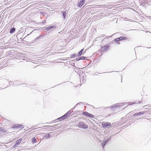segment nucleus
<instances>
[{
    "label": "nucleus",
    "mask_w": 151,
    "mask_h": 151,
    "mask_svg": "<svg viewBox=\"0 0 151 151\" xmlns=\"http://www.w3.org/2000/svg\"><path fill=\"white\" fill-rule=\"evenodd\" d=\"M52 127V128H50V131L52 130V129H54V128H53V127Z\"/></svg>",
    "instance_id": "obj_39"
},
{
    "label": "nucleus",
    "mask_w": 151,
    "mask_h": 151,
    "mask_svg": "<svg viewBox=\"0 0 151 151\" xmlns=\"http://www.w3.org/2000/svg\"><path fill=\"white\" fill-rule=\"evenodd\" d=\"M14 145H15V146H16V147H17V146L18 145L16 143V142H15V144H14Z\"/></svg>",
    "instance_id": "obj_38"
},
{
    "label": "nucleus",
    "mask_w": 151,
    "mask_h": 151,
    "mask_svg": "<svg viewBox=\"0 0 151 151\" xmlns=\"http://www.w3.org/2000/svg\"><path fill=\"white\" fill-rule=\"evenodd\" d=\"M57 120H58L60 122V121H62L63 120V117H62V116H61L58 118V119H56L54 121H56Z\"/></svg>",
    "instance_id": "obj_18"
},
{
    "label": "nucleus",
    "mask_w": 151,
    "mask_h": 151,
    "mask_svg": "<svg viewBox=\"0 0 151 151\" xmlns=\"http://www.w3.org/2000/svg\"><path fill=\"white\" fill-rule=\"evenodd\" d=\"M75 107L74 106V107H73L71 109H73H73H74L75 108Z\"/></svg>",
    "instance_id": "obj_43"
},
{
    "label": "nucleus",
    "mask_w": 151,
    "mask_h": 151,
    "mask_svg": "<svg viewBox=\"0 0 151 151\" xmlns=\"http://www.w3.org/2000/svg\"><path fill=\"white\" fill-rule=\"evenodd\" d=\"M1 128L0 127V132H1Z\"/></svg>",
    "instance_id": "obj_42"
},
{
    "label": "nucleus",
    "mask_w": 151,
    "mask_h": 151,
    "mask_svg": "<svg viewBox=\"0 0 151 151\" xmlns=\"http://www.w3.org/2000/svg\"><path fill=\"white\" fill-rule=\"evenodd\" d=\"M23 139L22 138L19 139L17 140L15 142L17 144L19 145L21 142V141Z\"/></svg>",
    "instance_id": "obj_13"
},
{
    "label": "nucleus",
    "mask_w": 151,
    "mask_h": 151,
    "mask_svg": "<svg viewBox=\"0 0 151 151\" xmlns=\"http://www.w3.org/2000/svg\"><path fill=\"white\" fill-rule=\"evenodd\" d=\"M80 103H81L80 104H82V102H80Z\"/></svg>",
    "instance_id": "obj_44"
},
{
    "label": "nucleus",
    "mask_w": 151,
    "mask_h": 151,
    "mask_svg": "<svg viewBox=\"0 0 151 151\" xmlns=\"http://www.w3.org/2000/svg\"><path fill=\"white\" fill-rule=\"evenodd\" d=\"M111 125V123L108 122H103L102 124V126L104 128H106L108 126H110Z\"/></svg>",
    "instance_id": "obj_6"
},
{
    "label": "nucleus",
    "mask_w": 151,
    "mask_h": 151,
    "mask_svg": "<svg viewBox=\"0 0 151 151\" xmlns=\"http://www.w3.org/2000/svg\"><path fill=\"white\" fill-rule=\"evenodd\" d=\"M13 128H23L24 127L20 124H13L12 127Z\"/></svg>",
    "instance_id": "obj_5"
},
{
    "label": "nucleus",
    "mask_w": 151,
    "mask_h": 151,
    "mask_svg": "<svg viewBox=\"0 0 151 151\" xmlns=\"http://www.w3.org/2000/svg\"><path fill=\"white\" fill-rule=\"evenodd\" d=\"M81 103H78L76 104L75 106V107H76L77 105L80 104Z\"/></svg>",
    "instance_id": "obj_36"
},
{
    "label": "nucleus",
    "mask_w": 151,
    "mask_h": 151,
    "mask_svg": "<svg viewBox=\"0 0 151 151\" xmlns=\"http://www.w3.org/2000/svg\"><path fill=\"white\" fill-rule=\"evenodd\" d=\"M1 132L6 133V130L4 129H3L2 128H1Z\"/></svg>",
    "instance_id": "obj_28"
},
{
    "label": "nucleus",
    "mask_w": 151,
    "mask_h": 151,
    "mask_svg": "<svg viewBox=\"0 0 151 151\" xmlns=\"http://www.w3.org/2000/svg\"><path fill=\"white\" fill-rule=\"evenodd\" d=\"M83 48L81 50H80L79 52H78V56H81L82 55L83 52Z\"/></svg>",
    "instance_id": "obj_15"
},
{
    "label": "nucleus",
    "mask_w": 151,
    "mask_h": 151,
    "mask_svg": "<svg viewBox=\"0 0 151 151\" xmlns=\"http://www.w3.org/2000/svg\"><path fill=\"white\" fill-rule=\"evenodd\" d=\"M82 115L87 117H89L90 118H93L94 117V116L87 111H83L82 113Z\"/></svg>",
    "instance_id": "obj_4"
},
{
    "label": "nucleus",
    "mask_w": 151,
    "mask_h": 151,
    "mask_svg": "<svg viewBox=\"0 0 151 151\" xmlns=\"http://www.w3.org/2000/svg\"><path fill=\"white\" fill-rule=\"evenodd\" d=\"M50 135L49 133H47V134H46L44 136V137H45L47 138H49L50 137Z\"/></svg>",
    "instance_id": "obj_19"
},
{
    "label": "nucleus",
    "mask_w": 151,
    "mask_h": 151,
    "mask_svg": "<svg viewBox=\"0 0 151 151\" xmlns=\"http://www.w3.org/2000/svg\"><path fill=\"white\" fill-rule=\"evenodd\" d=\"M62 117H63V119L64 120L67 117V116L66 114H65L62 116Z\"/></svg>",
    "instance_id": "obj_24"
},
{
    "label": "nucleus",
    "mask_w": 151,
    "mask_h": 151,
    "mask_svg": "<svg viewBox=\"0 0 151 151\" xmlns=\"http://www.w3.org/2000/svg\"><path fill=\"white\" fill-rule=\"evenodd\" d=\"M148 107H150V106H148ZM150 107H151V106H150Z\"/></svg>",
    "instance_id": "obj_52"
},
{
    "label": "nucleus",
    "mask_w": 151,
    "mask_h": 151,
    "mask_svg": "<svg viewBox=\"0 0 151 151\" xmlns=\"http://www.w3.org/2000/svg\"><path fill=\"white\" fill-rule=\"evenodd\" d=\"M62 13L63 17L64 19L65 20L66 19V16L67 15L65 11H63L62 12Z\"/></svg>",
    "instance_id": "obj_12"
},
{
    "label": "nucleus",
    "mask_w": 151,
    "mask_h": 151,
    "mask_svg": "<svg viewBox=\"0 0 151 151\" xmlns=\"http://www.w3.org/2000/svg\"><path fill=\"white\" fill-rule=\"evenodd\" d=\"M8 54H9V55H10V53H9H9H8Z\"/></svg>",
    "instance_id": "obj_49"
},
{
    "label": "nucleus",
    "mask_w": 151,
    "mask_h": 151,
    "mask_svg": "<svg viewBox=\"0 0 151 151\" xmlns=\"http://www.w3.org/2000/svg\"><path fill=\"white\" fill-rule=\"evenodd\" d=\"M129 104L127 103H117L116 104L114 105L113 106L111 107L110 108L112 110H115L116 108H117V107H122L123 106L125 105V107L123 108V109L125 108V107H127Z\"/></svg>",
    "instance_id": "obj_1"
},
{
    "label": "nucleus",
    "mask_w": 151,
    "mask_h": 151,
    "mask_svg": "<svg viewBox=\"0 0 151 151\" xmlns=\"http://www.w3.org/2000/svg\"><path fill=\"white\" fill-rule=\"evenodd\" d=\"M146 113V111H140L138 113H137L133 114V116H135L137 115H143Z\"/></svg>",
    "instance_id": "obj_10"
},
{
    "label": "nucleus",
    "mask_w": 151,
    "mask_h": 151,
    "mask_svg": "<svg viewBox=\"0 0 151 151\" xmlns=\"http://www.w3.org/2000/svg\"><path fill=\"white\" fill-rule=\"evenodd\" d=\"M81 103H78L76 104L75 106V107H76L77 105L80 104Z\"/></svg>",
    "instance_id": "obj_37"
},
{
    "label": "nucleus",
    "mask_w": 151,
    "mask_h": 151,
    "mask_svg": "<svg viewBox=\"0 0 151 151\" xmlns=\"http://www.w3.org/2000/svg\"><path fill=\"white\" fill-rule=\"evenodd\" d=\"M122 75H121V78H122V79H121V82H122Z\"/></svg>",
    "instance_id": "obj_41"
},
{
    "label": "nucleus",
    "mask_w": 151,
    "mask_h": 151,
    "mask_svg": "<svg viewBox=\"0 0 151 151\" xmlns=\"http://www.w3.org/2000/svg\"><path fill=\"white\" fill-rule=\"evenodd\" d=\"M85 0H81L79 2H78V7H81L85 3Z\"/></svg>",
    "instance_id": "obj_9"
},
{
    "label": "nucleus",
    "mask_w": 151,
    "mask_h": 151,
    "mask_svg": "<svg viewBox=\"0 0 151 151\" xmlns=\"http://www.w3.org/2000/svg\"><path fill=\"white\" fill-rule=\"evenodd\" d=\"M58 28V27L57 26H50L47 27H45L44 28V30H46L47 31H52L54 29H55Z\"/></svg>",
    "instance_id": "obj_2"
},
{
    "label": "nucleus",
    "mask_w": 151,
    "mask_h": 151,
    "mask_svg": "<svg viewBox=\"0 0 151 151\" xmlns=\"http://www.w3.org/2000/svg\"><path fill=\"white\" fill-rule=\"evenodd\" d=\"M78 125L80 128L83 129H87L88 127L87 124L82 122H79Z\"/></svg>",
    "instance_id": "obj_3"
},
{
    "label": "nucleus",
    "mask_w": 151,
    "mask_h": 151,
    "mask_svg": "<svg viewBox=\"0 0 151 151\" xmlns=\"http://www.w3.org/2000/svg\"><path fill=\"white\" fill-rule=\"evenodd\" d=\"M78 56V55L77 54H74L71 55L70 58H75Z\"/></svg>",
    "instance_id": "obj_21"
},
{
    "label": "nucleus",
    "mask_w": 151,
    "mask_h": 151,
    "mask_svg": "<svg viewBox=\"0 0 151 151\" xmlns=\"http://www.w3.org/2000/svg\"><path fill=\"white\" fill-rule=\"evenodd\" d=\"M111 139V137L104 140L102 143V146L103 148H104L106 144Z\"/></svg>",
    "instance_id": "obj_7"
},
{
    "label": "nucleus",
    "mask_w": 151,
    "mask_h": 151,
    "mask_svg": "<svg viewBox=\"0 0 151 151\" xmlns=\"http://www.w3.org/2000/svg\"><path fill=\"white\" fill-rule=\"evenodd\" d=\"M80 81L81 82V80L82 81L83 83H84L85 82V81L84 80V77L81 76L80 78Z\"/></svg>",
    "instance_id": "obj_20"
},
{
    "label": "nucleus",
    "mask_w": 151,
    "mask_h": 151,
    "mask_svg": "<svg viewBox=\"0 0 151 151\" xmlns=\"http://www.w3.org/2000/svg\"><path fill=\"white\" fill-rule=\"evenodd\" d=\"M108 107H106V109H108Z\"/></svg>",
    "instance_id": "obj_47"
},
{
    "label": "nucleus",
    "mask_w": 151,
    "mask_h": 151,
    "mask_svg": "<svg viewBox=\"0 0 151 151\" xmlns=\"http://www.w3.org/2000/svg\"><path fill=\"white\" fill-rule=\"evenodd\" d=\"M150 106V105H145V106H143V107L144 108H145V107H148V106Z\"/></svg>",
    "instance_id": "obj_35"
},
{
    "label": "nucleus",
    "mask_w": 151,
    "mask_h": 151,
    "mask_svg": "<svg viewBox=\"0 0 151 151\" xmlns=\"http://www.w3.org/2000/svg\"><path fill=\"white\" fill-rule=\"evenodd\" d=\"M46 23L45 20H44L42 21V24H45Z\"/></svg>",
    "instance_id": "obj_32"
},
{
    "label": "nucleus",
    "mask_w": 151,
    "mask_h": 151,
    "mask_svg": "<svg viewBox=\"0 0 151 151\" xmlns=\"http://www.w3.org/2000/svg\"><path fill=\"white\" fill-rule=\"evenodd\" d=\"M109 47V45H105L101 48V50L103 52L106 51V50L109 49V48L108 49Z\"/></svg>",
    "instance_id": "obj_8"
},
{
    "label": "nucleus",
    "mask_w": 151,
    "mask_h": 151,
    "mask_svg": "<svg viewBox=\"0 0 151 151\" xmlns=\"http://www.w3.org/2000/svg\"><path fill=\"white\" fill-rule=\"evenodd\" d=\"M34 127V126H33L32 127V129H33V127Z\"/></svg>",
    "instance_id": "obj_51"
},
{
    "label": "nucleus",
    "mask_w": 151,
    "mask_h": 151,
    "mask_svg": "<svg viewBox=\"0 0 151 151\" xmlns=\"http://www.w3.org/2000/svg\"><path fill=\"white\" fill-rule=\"evenodd\" d=\"M8 54H9V55H10V53H9H9H8Z\"/></svg>",
    "instance_id": "obj_50"
},
{
    "label": "nucleus",
    "mask_w": 151,
    "mask_h": 151,
    "mask_svg": "<svg viewBox=\"0 0 151 151\" xmlns=\"http://www.w3.org/2000/svg\"><path fill=\"white\" fill-rule=\"evenodd\" d=\"M53 127V126H47V125H45L43 126L44 128H48L49 127Z\"/></svg>",
    "instance_id": "obj_25"
},
{
    "label": "nucleus",
    "mask_w": 151,
    "mask_h": 151,
    "mask_svg": "<svg viewBox=\"0 0 151 151\" xmlns=\"http://www.w3.org/2000/svg\"><path fill=\"white\" fill-rule=\"evenodd\" d=\"M40 14L43 16H44L45 14H46V13L44 12H41Z\"/></svg>",
    "instance_id": "obj_29"
},
{
    "label": "nucleus",
    "mask_w": 151,
    "mask_h": 151,
    "mask_svg": "<svg viewBox=\"0 0 151 151\" xmlns=\"http://www.w3.org/2000/svg\"><path fill=\"white\" fill-rule=\"evenodd\" d=\"M15 31V28L14 27H12L10 29V33L11 34L13 33Z\"/></svg>",
    "instance_id": "obj_14"
},
{
    "label": "nucleus",
    "mask_w": 151,
    "mask_h": 151,
    "mask_svg": "<svg viewBox=\"0 0 151 151\" xmlns=\"http://www.w3.org/2000/svg\"><path fill=\"white\" fill-rule=\"evenodd\" d=\"M2 88H0V90H2Z\"/></svg>",
    "instance_id": "obj_46"
},
{
    "label": "nucleus",
    "mask_w": 151,
    "mask_h": 151,
    "mask_svg": "<svg viewBox=\"0 0 151 151\" xmlns=\"http://www.w3.org/2000/svg\"><path fill=\"white\" fill-rule=\"evenodd\" d=\"M37 40H35V39L32 42V43H34L37 42Z\"/></svg>",
    "instance_id": "obj_33"
},
{
    "label": "nucleus",
    "mask_w": 151,
    "mask_h": 151,
    "mask_svg": "<svg viewBox=\"0 0 151 151\" xmlns=\"http://www.w3.org/2000/svg\"><path fill=\"white\" fill-rule=\"evenodd\" d=\"M85 105H87V104H85Z\"/></svg>",
    "instance_id": "obj_55"
},
{
    "label": "nucleus",
    "mask_w": 151,
    "mask_h": 151,
    "mask_svg": "<svg viewBox=\"0 0 151 151\" xmlns=\"http://www.w3.org/2000/svg\"><path fill=\"white\" fill-rule=\"evenodd\" d=\"M10 82H12L11 81H10Z\"/></svg>",
    "instance_id": "obj_54"
},
{
    "label": "nucleus",
    "mask_w": 151,
    "mask_h": 151,
    "mask_svg": "<svg viewBox=\"0 0 151 151\" xmlns=\"http://www.w3.org/2000/svg\"><path fill=\"white\" fill-rule=\"evenodd\" d=\"M74 68H76V70H79L80 69H83L84 68H78V67H76V66H74Z\"/></svg>",
    "instance_id": "obj_31"
},
{
    "label": "nucleus",
    "mask_w": 151,
    "mask_h": 151,
    "mask_svg": "<svg viewBox=\"0 0 151 151\" xmlns=\"http://www.w3.org/2000/svg\"><path fill=\"white\" fill-rule=\"evenodd\" d=\"M29 34H28L27 35V36L29 35Z\"/></svg>",
    "instance_id": "obj_48"
},
{
    "label": "nucleus",
    "mask_w": 151,
    "mask_h": 151,
    "mask_svg": "<svg viewBox=\"0 0 151 151\" xmlns=\"http://www.w3.org/2000/svg\"><path fill=\"white\" fill-rule=\"evenodd\" d=\"M147 48H151V47H147Z\"/></svg>",
    "instance_id": "obj_45"
},
{
    "label": "nucleus",
    "mask_w": 151,
    "mask_h": 151,
    "mask_svg": "<svg viewBox=\"0 0 151 151\" xmlns=\"http://www.w3.org/2000/svg\"><path fill=\"white\" fill-rule=\"evenodd\" d=\"M141 102H142V101H138L134 102H130V104L131 105H132V104H138L139 103L140 104Z\"/></svg>",
    "instance_id": "obj_16"
},
{
    "label": "nucleus",
    "mask_w": 151,
    "mask_h": 151,
    "mask_svg": "<svg viewBox=\"0 0 151 151\" xmlns=\"http://www.w3.org/2000/svg\"><path fill=\"white\" fill-rule=\"evenodd\" d=\"M121 40V38L120 37L119 38L115 39L113 40V41H114V42H117V43H118V44H119V42H118L119 41H120Z\"/></svg>",
    "instance_id": "obj_11"
},
{
    "label": "nucleus",
    "mask_w": 151,
    "mask_h": 151,
    "mask_svg": "<svg viewBox=\"0 0 151 151\" xmlns=\"http://www.w3.org/2000/svg\"><path fill=\"white\" fill-rule=\"evenodd\" d=\"M71 113V110L68 111L65 114L66 115L68 116V115H69Z\"/></svg>",
    "instance_id": "obj_22"
},
{
    "label": "nucleus",
    "mask_w": 151,
    "mask_h": 151,
    "mask_svg": "<svg viewBox=\"0 0 151 151\" xmlns=\"http://www.w3.org/2000/svg\"><path fill=\"white\" fill-rule=\"evenodd\" d=\"M37 129V128H36V129Z\"/></svg>",
    "instance_id": "obj_53"
},
{
    "label": "nucleus",
    "mask_w": 151,
    "mask_h": 151,
    "mask_svg": "<svg viewBox=\"0 0 151 151\" xmlns=\"http://www.w3.org/2000/svg\"><path fill=\"white\" fill-rule=\"evenodd\" d=\"M60 124V123L55 124L52 126H53V127H54V129H56V128L55 127L58 126Z\"/></svg>",
    "instance_id": "obj_27"
},
{
    "label": "nucleus",
    "mask_w": 151,
    "mask_h": 151,
    "mask_svg": "<svg viewBox=\"0 0 151 151\" xmlns=\"http://www.w3.org/2000/svg\"><path fill=\"white\" fill-rule=\"evenodd\" d=\"M16 147V146H15V145H14L13 146V148H15V147Z\"/></svg>",
    "instance_id": "obj_40"
},
{
    "label": "nucleus",
    "mask_w": 151,
    "mask_h": 151,
    "mask_svg": "<svg viewBox=\"0 0 151 151\" xmlns=\"http://www.w3.org/2000/svg\"><path fill=\"white\" fill-rule=\"evenodd\" d=\"M80 60H85L86 58V57L84 56H82L79 57Z\"/></svg>",
    "instance_id": "obj_23"
},
{
    "label": "nucleus",
    "mask_w": 151,
    "mask_h": 151,
    "mask_svg": "<svg viewBox=\"0 0 151 151\" xmlns=\"http://www.w3.org/2000/svg\"><path fill=\"white\" fill-rule=\"evenodd\" d=\"M120 37L121 38V40H126L127 39V38L126 37Z\"/></svg>",
    "instance_id": "obj_26"
},
{
    "label": "nucleus",
    "mask_w": 151,
    "mask_h": 151,
    "mask_svg": "<svg viewBox=\"0 0 151 151\" xmlns=\"http://www.w3.org/2000/svg\"><path fill=\"white\" fill-rule=\"evenodd\" d=\"M36 142L37 140L35 138H33L32 139V143H35Z\"/></svg>",
    "instance_id": "obj_17"
},
{
    "label": "nucleus",
    "mask_w": 151,
    "mask_h": 151,
    "mask_svg": "<svg viewBox=\"0 0 151 151\" xmlns=\"http://www.w3.org/2000/svg\"><path fill=\"white\" fill-rule=\"evenodd\" d=\"M41 37H43L44 36H43V35H40L39 36L36 38L35 39V40H37L39 39Z\"/></svg>",
    "instance_id": "obj_30"
},
{
    "label": "nucleus",
    "mask_w": 151,
    "mask_h": 151,
    "mask_svg": "<svg viewBox=\"0 0 151 151\" xmlns=\"http://www.w3.org/2000/svg\"><path fill=\"white\" fill-rule=\"evenodd\" d=\"M76 61H79L80 60L79 57L77 58L76 59Z\"/></svg>",
    "instance_id": "obj_34"
}]
</instances>
